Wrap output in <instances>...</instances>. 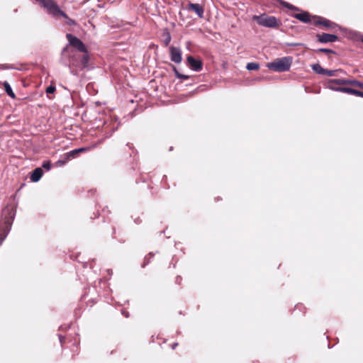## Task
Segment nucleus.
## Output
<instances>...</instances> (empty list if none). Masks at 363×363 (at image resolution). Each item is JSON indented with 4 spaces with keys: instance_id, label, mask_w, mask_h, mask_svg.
<instances>
[{
    "instance_id": "obj_26",
    "label": "nucleus",
    "mask_w": 363,
    "mask_h": 363,
    "mask_svg": "<svg viewBox=\"0 0 363 363\" xmlns=\"http://www.w3.org/2000/svg\"><path fill=\"white\" fill-rule=\"evenodd\" d=\"M69 160H66V156L64 155L63 160H59L55 164L56 166H62L65 164Z\"/></svg>"
},
{
    "instance_id": "obj_19",
    "label": "nucleus",
    "mask_w": 363,
    "mask_h": 363,
    "mask_svg": "<svg viewBox=\"0 0 363 363\" xmlns=\"http://www.w3.org/2000/svg\"><path fill=\"white\" fill-rule=\"evenodd\" d=\"M327 87L331 90L340 91L338 89H342V86H339L338 85H336L335 83H331V80L329 79L327 82Z\"/></svg>"
},
{
    "instance_id": "obj_2",
    "label": "nucleus",
    "mask_w": 363,
    "mask_h": 363,
    "mask_svg": "<svg viewBox=\"0 0 363 363\" xmlns=\"http://www.w3.org/2000/svg\"><path fill=\"white\" fill-rule=\"evenodd\" d=\"M252 20L256 21L258 25L269 28L277 29L281 26L280 20L275 16H268L265 13L259 16L255 15L252 16Z\"/></svg>"
},
{
    "instance_id": "obj_14",
    "label": "nucleus",
    "mask_w": 363,
    "mask_h": 363,
    "mask_svg": "<svg viewBox=\"0 0 363 363\" xmlns=\"http://www.w3.org/2000/svg\"><path fill=\"white\" fill-rule=\"evenodd\" d=\"M338 90H340V92L352 94L356 96H359V90H356V89L349 88V87H342V89H338Z\"/></svg>"
},
{
    "instance_id": "obj_29",
    "label": "nucleus",
    "mask_w": 363,
    "mask_h": 363,
    "mask_svg": "<svg viewBox=\"0 0 363 363\" xmlns=\"http://www.w3.org/2000/svg\"><path fill=\"white\" fill-rule=\"evenodd\" d=\"M55 90H56L55 86L53 84H51L46 89V93L47 94H52L55 91Z\"/></svg>"
},
{
    "instance_id": "obj_16",
    "label": "nucleus",
    "mask_w": 363,
    "mask_h": 363,
    "mask_svg": "<svg viewBox=\"0 0 363 363\" xmlns=\"http://www.w3.org/2000/svg\"><path fill=\"white\" fill-rule=\"evenodd\" d=\"M331 83H335L336 85H338L339 86L342 85H347L349 82V79H330Z\"/></svg>"
},
{
    "instance_id": "obj_12",
    "label": "nucleus",
    "mask_w": 363,
    "mask_h": 363,
    "mask_svg": "<svg viewBox=\"0 0 363 363\" xmlns=\"http://www.w3.org/2000/svg\"><path fill=\"white\" fill-rule=\"evenodd\" d=\"M86 150V148L82 147V148L75 149L69 152H67L66 154H65L66 156V160H70L71 159L76 157L79 153L84 152Z\"/></svg>"
},
{
    "instance_id": "obj_4",
    "label": "nucleus",
    "mask_w": 363,
    "mask_h": 363,
    "mask_svg": "<svg viewBox=\"0 0 363 363\" xmlns=\"http://www.w3.org/2000/svg\"><path fill=\"white\" fill-rule=\"evenodd\" d=\"M40 4L46 10L47 13L54 18L67 17V13L61 10L55 0H42Z\"/></svg>"
},
{
    "instance_id": "obj_9",
    "label": "nucleus",
    "mask_w": 363,
    "mask_h": 363,
    "mask_svg": "<svg viewBox=\"0 0 363 363\" xmlns=\"http://www.w3.org/2000/svg\"><path fill=\"white\" fill-rule=\"evenodd\" d=\"M82 55L77 53V52L75 51H70L69 52V62L71 65L72 66H74V67H82V64H81V58H82Z\"/></svg>"
},
{
    "instance_id": "obj_7",
    "label": "nucleus",
    "mask_w": 363,
    "mask_h": 363,
    "mask_svg": "<svg viewBox=\"0 0 363 363\" xmlns=\"http://www.w3.org/2000/svg\"><path fill=\"white\" fill-rule=\"evenodd\" d=\"M291 16L296 18L303 23H311L313 25L314 16L311 15L308 11H301L298 13H294L291 15Z\"/></svg>"
},
{
    "instance_id": "obj_39",
    "label": "nucleus",
    "mask_w": 363,
    "mask_h": 363,
    "mask_svg": "<svg viewBox=\"0 0 363 363\" xmlns=\"http://www.w3.org/2000/svg\"><path fill=\"white\" fill-rule=\"evenodd\" d=\"M216 199H217V201L221 200V199H220V198H217Z\"/></svg>"
},
{
    "instance_id": "obj_37",
    "label": "nucleus",
    "mask_w": 363,
    "mask_h": 363,
    "mask_svg": "<svg viewBox=\"0 0 363 363\" xmlns=\"http://www.w3.org/2000/svg\"><path fill=\"white\" fill-rule=\"evenodd\" d=\"M67 51H68V47L67 46L63 49V52H65Z\"/></svg>"
},
{
    "instance_id": "obj_5",
    "label": "nucleus",
    "mask_w": 363,
    "mask_h": 363,
    "mask_svg": "<svg viewBox=\"0 0 363 363\" xmlns=\"http://www.w3.org/2000/svg\"><path fill=\"white\" fill-rule=\"evenodd\" d=\"M313 19H314L313 20L314 26H319L326 30L336 31L337 30H338L340 28V26L337 23H334L324 17L319 16H314Z\"/></svg>"
},
{
    "instance_id": "obj_30",
    "label": "nucleus",
    "mask_w": 363,
    "mask_h": 363,
    "mask_svg": "<svg viewBox=\"0 0 363 363\" xmlns=\"http://www.w3.org/2000/svg\"><path fill=\"white\" fill-rule=\"evenodd\" d=\"M64 18L66 19L67 24H68L69 26H74L76 24V22L73 19L69 18V16L67 15V17H64Z\"/></svg>"
},
{
    "instance_id": "obj_28",
    "label": "nucleus",
    "mask_w": 363,
    "mask_h": 363,
    "mask_svg": "<svg viewBox=\"0 0 363 363\" xmlns=\"http://www.w3.org/2000/svg\"><path fill=\"white\" fill-rule=\"evenodd\" d=\"M174 71L175 72V74L176 76L179 78V79H189V77L186 76V75H184V74H182L180 73H179V72L177 70V69L175 67H174Z\"/></svg>"
},
{
    "instance_id": "obj_6",
    "label": "nucleus",
    "mask_w": 363,
    "mask_h": 363,
    "mask_svg": "<svg viewBox=\"0 0 363 363\" xmlns=\"http://www.w3.org/2000/svg\"><path fill=\"white\" fill-rule=\"evenodd\" d=\"M317 41L320 43H334L338 40L337 35L330 33H318L315 35Z\"/></svg>"
},
{
    "instance_id": "obj_23",
    "label": "nucleus",
    "mask_w": 363,
    "mask_h": 363,
    "mask_svg": "<svg viewBox=\"0 0 363 363\" xmlns=\"http://www.w3.org/2000/svg\"><path fill=\"white\" fill-rule=\"evenodd\" d=\"M281 4L284 5L285 7L288 8L290 10L299 11L298 8L294 6L292 4H290L289 3H287V2H285V1H281Z\"/></svg>"
},
{
    "instance_id": "obj_17",
    "label": "nucleus",
    "mask_w": 363,
    "mask_h": 363,
    "mask_svg": "<svg viewBox=\"0 0 363 363\" xmlns=\"http://www.w3.org/2000/svg\"><path fill=\"white\" fill-rule=\"evenodd\" d=\"M4 89H5V91L6 92V94L9 96H11L12 99H15L16 98L15 94L13 93L11 87L10 86V85L7 82L4 83Z\"/></svg>"
},
{
    "instance_id": "obj_34",
    "label": "nucleus",
    "mask_w": 363,
    "mask_h": 363,
    "mask_svg": "<svg viewBox=\"0 0 363 363\" xmlns=\"http://www.w3.org/2000/svg\"><path fill=\"white\" fill-rule=\"evenodd\" d=\"M288 45L289 46H300V45H302V44L299 43H289Z\"/></svg>"
},
{
    "instance_id": "obj_35",
    "label": "nucleus",
    "mask_w": 363,
    "mask_h": 363,
    "mask_svg": "<svg viewBox=\"0 0 363 363\" xmlns=\"http://www.w3.org/2000/svg\"><path fill=\"white\" fill-rule=\"evenodd\" d=\"M181 280H182V278H181L180 277H178L177 278V281L179 284L180 283Z\"/></svg>"
},
{
    "instance_id": "obj_40",
    "label": "nucleus",
    "mask_w": 363,
    "mask_h": 363,
    "mask_svg": "<svg viewBox=\"0 0 363 363\" xmlns=\"http://www.w3.org/2000/svg\"><path fill=\"white\" fill-rule=\"evenodd\" d=\"M6 223H7L8 224H10V222H9V220L6 221Z\"/></svg>"
},
{
    "instance_id": "obj_21",
    "label": "nucleus",
    "mask_w": 363,
    "mask_h": 363,
    "mask_svg": "<svg viewBox=\"0 0 363 363\" xmlns=\"http://www.w3.org/2000/svg\"><path fill=\"white\" fill-rule=\"evenodd\" d=\"M246 67L248 70H257L259 68V65L257 62H250L247 65Z\"/></svg>"
},
{
    "instance_id": "obj_38",
    "label": "nucleus",
    "mask_w": 363,
    "mask_h": 363,
    "mask_svg": "<svg viewBox=\"0 0 363 363\" xmlns=\"http://www.w3.org/2000/svg\"><path fill=\"white\" fill-rule=\"evenodd\" d=\"M123 313L124 314V315H125V317H128V313H124V312H123Z\"/></svg>"
},
{
    "instance_id": "obj_18",
    "label": "nucleus",
    "mask_w": 363,
    "mask_h": 363,
    "mask_svg": "<svg viewBox=\"0 0 363 363\" xmlns=\"http://www.w3.org/2000/svg\"><path fill=\"white\" fill-rule=\"evenodd\" d=\"M171 39V35L168 31L163 33V43L164 46H167L169 44Z\"/></svg>"
},
{
    "instance_id": "obj_31",
    "label": "nucleus",
    "mask_w": 363,
    "mask_h": 363,
    "mask_svg": "<svg viewBox=\"0 0 363 363\" xmlns=\"http://www.w3.org/2000/svg\"><path fill=\"white\" fill-rule=\"evenodd\" d=\"M3 213H8L10 216V218H12L13 216V208H10L8 206L5 209H4Z\"/></svg>"
},
{
    "instance_id": "obj_33",
    "label": "nucleus",
    "mask_w": 363,
    "mask_h": 363,
    "mask_svg": "<svg viewBox=\"0 0 363 363\" xmlns=\"http://www.w3.org/2000/svg\"><path fill=\"white\" fill-rule=\"evenodd\" d=\"M179 343L178 342H173L172 344H169V347L172 350H175L176 347L178 346Z\"/></svg>"
},
{
    "instance_id": "obj_11",
    "label": "nucleus",
    "mask_w": 363,
    "mask_h": 363,
    "mask_svg": "<svg viewBox=\"0 0 363 363\" xmlns=\"http://www.w3.org/2000/svg\"><path fill=\"white\" fill-rule=\"evenodd\" d=\"M187 9L196 13L199 18H203L204 8L203 6L190 2L187 6Z\"/></svg>"
},
{
    "instance_id": "obj_25",
    "label": "nucleus",
    "mask_w": 363,
    "mask_h": 363,
    "mask_svg": "<svg viewBox=\"0 0 363 363\" xmlns=\"http://www.w3.org/2000/svg\"><path fill=\"white\" fill-rule=\"evenodd\" d=\"M338 69L336 70H329L325 69V72L324 73V75L329 76V77H333L337 76V72H338Z\"/></svg>"
},
{
    "instance_id": "obj_27",
    "label": "nucleus",
    "mask_w": 363,
    "mask_h": 363,
    "mask_svg": "<svg viewBox=\"0 0 363 363\" xmlns=\"http://www.w3.org/2000/svg\"><path fill=\"white\" fill-rule=\"evenodd\" d=\"M174 71L175 72V74L176 76L179 78V79H189V77L186 76V75H184V74H182L180 73H179V72L177 70V69L175 67H174Z\"/></svg>"
},
{
    "instance_id": "obj_15",
    "label": "nucleus",
    "mask_w": 363,
    "mask_h": 363,
    "mask_svg": "<svg viewBox=\"0 0 363 363\" xmlns=\"http://www.w3.org/2000/svg\"><path fill=\"white\" fill-rule=\"evenodd\" d=\"M312 69L318 74L324 75L325 69L323 68L320 64L316 63L311 65Z\"/></svg>"
},
{
    "instance_id": "obj_8",
    "label": "nucleus",
    "mask_w": 363,
    "mask_h": 363,
    "mask_svg": "<svg viewBox=\"0 0 363 363\" xmlns=\"http://www.w3.org/2000/svg\"><path fill=\"white\" fill-rule=\"evenodd\" d=\"M187 63L189 67L196 72L201 71L203 68V63L201 60L195 59L192 56L187 57Z\"/></svg>"
},
{
    "instance_id": "obj_41",
    "label": "nucleus",
    "mask_w": 363,
    "mask_h": 363,
    "mask_svg": "<svg viewBox=\"0 0 363 363\" xmlns=\"http://www.w3.org/2000/svg\"><path fill=\"white\" fill-rule=\"evenodd\" d=\"M362 41L363 42V38H362Z\"/></svg>"
},
{
    "instance_id": "obj_20",
    "label": "nucleus",
    "mask_w": 363,
    "mask_h": 363,
    "mask_svg": "<svg viewBox=\"0 0 363 363\" xmlns=\"http://www.w3.org/2000/svg\"><path fill=\"white\" fill-rule=\"evenodd\" d=\"M348 84L352 85V86H357V87H359V88L363 89V83L359 81H357L355 79H349Z\"/></svg>"
},
{
    "instance_id": "obj_1",
    "label": "nucleus",
    "mask_w": 363,
    "mask_h": 363,
    "mask_svg": "<svg viewBox=\"0 0 363 363\" xmlns=\"http://www.w3.org/2000/svg\"><path fill=\"white\" fill-rule=\"evenodd\" d=\"M66 38L68 40L69 45L75 48L77 51L82 53L80 61L82 64V67H86L89 60V55L85 45L80 39H79L78 38H77L71 33H67L66 35Z\"/></svg>"
},
{
    "instance_id": "obj_3",
    "label": "nucleus",
    "mask_w": 363,
    "mask_h": 363,
    "mask_svg": "<svg viewBox=\"0 0 363 363\" xmlns=\"http://www.w3.org/2000/svg\"><path fill=\"white\" fill-rule=\"evenodd\" d=\"M291 63L292 57H284L267 63V67L272 71L283 72L289 70Z\"/></svg>"
},
{
    "instance_id": "obj_13",
    "label": "nucleus",
    "mask_w": 363,
    "mask_h": 363,
    "mask_svg": "<svg viewBox=\"0 0 363 363\" xmlns=\"http://www.w3.org/2000/svg\"><path fill=\"white\" fill-rule=\"evenodd\" d=\"M43 174V172L41 168H36L33 171L32 174L30 176V179L33 182H36L39 181V179L42 177Z\"/></svg>"
},
{
    "instance_id": "obj_24",
    "label": "nucleus",
    "mask_w": 363,
    "mask_h": 363,
    "mask_svg": "<svg viewBox=\"0 0 363 363\" xmlns=\"http://www.w3.org/2000/svg\"><path fill=\"white\" fill-rule=\"evenodd\" d=\"M281 4L284 5L285 7L288 8L290 10L299 11L298 8L294 6L292 4H290L289 3H287V2H285V1H281Z\"/></svg>"
},
{
    "instance_id": "obj_32",
    "label": "nucleus",
    "mask_w": 363,
    "mask_h": 363,
    "mask_svg": "<svg viewBox=\"0 0 363 363\" xmlns=\"http://www.w3.org/2000/svg\"><path fill=\"white\" fill-rule=\"evenodd\" d=\"M42 167L48 170L51 168V163L50 161L44 162Z\"/></svg>"
},
{
    "instance_id": "obj_22",
    "label": "nucleus",
    "mask_w": 363,
    "mask_h": 363,
    "mask_svg": "<svg viewBox=\"0 0 363 363\" xmlns=\"http://www.w3.org/2000/svg\"><path fill=\"white\" fill-rule=\"evenodd\" d=\"M314 52L317 54L320 53V52H324V53H327V54H329V53L336 54V52L334 50H330V49H326V48L317 49V50H315Z\"/></svg>"
},
{
    "instance_id": "obj_10",
    "label": "nucleus",
    "mask_w": 363,
    "mask_h": 363,
    "mask_svg": "<svg viewBox=\"0 0 363 363\" xmlns=\"http://www.w3.org/2000/svg\"><path fill=\"white\" fill-rule=\"evenodd\" d=\"M170 58L171 60L175 63H180L182 62V51L179 48L175 47H170Z\"/></svg>"
},
{
    "instance_id": "obj_36",
    "label": "nucleus",
    "mask_w": 363,
    "mask_h": 363,
    "mask_svg": "<svg viewBox=\"0 0 363 363\" xmlns=\"http://www.w3.org/2000/svg\"><path fill=\"white\" fill-rule=\"evenodd\" d=\"M359 96L363 98V91H359Z\"/></svg>"
}]
</instances>
